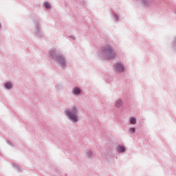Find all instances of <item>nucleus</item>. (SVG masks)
<instances>
[{
    "label": "nucleus",
    "mask_w": 176,
    "mask_h": 176,
    "mask_svg": "<svg viewBox=\"0 0 176 176\" xmlns=\"http://www.w3.org/2000/svg\"><path fill=\"white\" fill-rule=\"evenodd\" d=\"M130 123H131V124H135V123H137V121H136L135 118H131Z\"/></svg>",
    "instance_id": "nucleus-7"
},
{
    "label": "nucleus",
    "mask_w": 176,
    "mask_h": 176,
    "mask_svg": "<svg viewBox=\"0 0 176 176\" xmlns=\"http://www.w3.org/2000/svg\"><path fill=\"white\" fill-rule=\"evenodd\" d=\"M120 105H122V101L120 100L116 103V106L119 107Z\"/></svg>",
    "instance_id": "nucleus-11"
},
{
    "label": "nucleus",
    "mask_w": 176,
    "mask_h": 176,
    "mask_svg": "<svg viewBox=\"0 0 176 176\" xmlns=\"http://www.w3.org/2000/svg\"><path fill=\"white\" fill-rule=\"evenodd\" d=\"M73 93L74 94H79L80 93V90L78 88H75Z\"/></svg>",
    "instance_id": "nucleus-8"
},
{
    "label": "nucleus",
    "mask_w": 176,
    "mask_h": 176,
    "mask_svg": "<svg viewBox=\"0 0 176 176\" xmlns=\"http://www.w3.org/2000/svg\"><path fill=\"white\" fill-rule=\"evenodd\" d=\"M114 67H116V71H118V72H123L124 71V67L120 63H116Z\"/></svg>",
    "instance_id": "nucleus-4"
},
{
    "label": "nucleus",
    "mask_w": 176,
    "mask_h": 176,
    "mask_svg": "<svg viewBox=\"0 0 176 176\" xmlns=\"http://www.w3.org/2000/svg\"><path fill=\"white\" fill-rule=\"evenodd\" d=\"M65 113L74 123L78 122V116H76L78 110H76V107H73L71 111H67Z\"/></svg>",
    "instance_id": "nucleus-2"
},
{
    "label": "nucleus",
    "mask_w": 176,
    "mask_h": 176,
    "mask_svg": "<svg viewBox=\"0 0 176 176\" xmlns=\"http://www.w3.org/2000/svg\"><path fill=\"white\" fill-rule=\"evenodd\" d=\"M56 60L58 61L59 65L61 67H65L67 63L65 62V59L63 56H56Z\"/></svg>",
    "instance_id": "nucleus-3"
},
{
    "label": "nucleus",
    "mask_w": 176,
    "mask_h": 176,
    "mask_svg": "<svg viewBox=\"0 0 176 176\" xmlns=\"http://www.w3.org/2000/svg\"><path fill=\"white\" fill-rule=\"evenodd\" d=\"M5 87L6 88V89H12V83H10V82H6V84H5Z\"/></svg>",
    "instance_id": "nucleus-6"
},
{
    "label": "nucleus",
    "mask_w": 176,
    "mask_h": 176,
    "mask_svg": "<svg viewBox=\"0 0 176 176\" xmlns=\"http://www.w3.org/2000/svg\"><path fill=\"white\" fill-rule=\"evenodd\" d=\"M103 50L106 53L109 60H113L116 57V53H115V50L111 46L107 45L104 47Z\"/></svg>",
    "instance_id": "nucleus-1"
},
{
    "label": "nucleus",
    "mask_w": 176,
    "mask_h": 176,
    "mask_svg": "<svg viewBox=\"0 0 176 176\" xmlns=\"http://www.w3.org/2000/svg\"><path fill=\"white\" fill-rule=\"evenodd\" d=\"M118 152H124V151H126V148H124V146H119L118 147Z\"/></svg>",
    "instance_id": "nucleus-5"
},
{
    "label": "nucleus",
    "mask_w": 176,
    "mask_h": 176,
    "mask_svg": "<svg viewBox=\"0 0 176 176\" xmlns=\"http://www.w3.org/2000/svg\"><path fill=\"white\" fill-rule=\"evenodd\" d=\"M130 133H135V128H131L129 129Z\"/></svg>",
    "instance_id": "nucleus-10"
},
{
    "label": "nucleus",
    "mask_w": 176,
    "mask_h": 176,
    "mask_svg": "<svg viewBox=\"0 0 176 176\" xmlns=\"http://www.w3.org/2000/svg\"><path fill=\"white\" fill-rule=\"evenodd\" d=\"M44 6L47 9H50V4L49 3H45Z\"/></svg>",
    "instance_id": "nucleus-9"
}]
</instances>
